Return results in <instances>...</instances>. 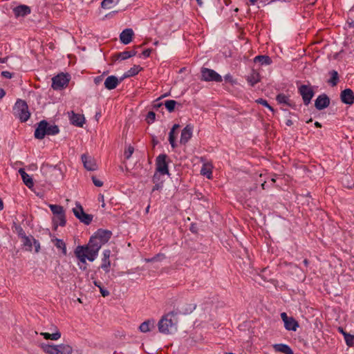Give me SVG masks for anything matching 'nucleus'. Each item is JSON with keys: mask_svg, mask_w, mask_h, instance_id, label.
Wrapping results in <instances>:
<instances>
[{"mask_svg": "<svg viewBox=\"0 0 354 354\" xmlns=\"http://www.w3.org/2000/svg\"><path fill=\"white\" fill-rule=\"evenodd\" d=\"M304 264L306 266H308V261L307 259H304V261H303Z\"/></svg>", "mask_w": 354, "mask_h": 354, "instance_id": "774afa93", "label": "nucleus"}, {"mask_svg": "<svg viewBox=\"0 0 354 354\" xmlns=\"http://www.w3.org/2000/svg\"><path fill=\"white\" fill-rule=\"evenodd\" d=\"M151 53V49H146V50H145L142 53V55L144 57H149V56H150Z\"/></svg>", "mask_w": 354, "mask_h": 354, "instance_id": "603ef678", "label": "nucleus"}, {"mask_svg": "<svg viewBox=\"0 0 354 354\" xmlns=\"http://www.w3.org/2000/svg\"><path fill=\"white\" fill-rule=\"evenodd\" d=\"M348 22L349 24V25L352 27L354 26V10H351L350 12H349V17H348Z\"/></svg>", "mask_w": 354, "mask_h": 354, "instance_id": "a18cd8bd", "label": "nucleus"}, {"mask_svg": "<svg viewBox=\"0 0 354 354\" xmlns=\"http://www.w3.org/2000/svg\"><path fill=\"white\" fill-rule=\"evenodd\" d=\"M154 183V186L152 188V192L161 190L162 189L163 183Z\"/></svg>", "mask_w": 354, "mask_h": 354, "instance_id": "de8ad7c7", "label": "nucleus"}, {"mask_svg": "<svg viewBox=\"0 0 354 354\" xmlns=\"http://www.w3.org/2000/svg\"><path fill=\"white\" fill-rule=\"evenodd\" d=\"M141 70L142 68L139 65H134L124 74L122 79L133 77L137 75Z\"/></svg>", "mask_w": 354, "mask_h": 354, "instance_id": "a878e982", "label": "nucleus"}, {"mask_svg": "<svg viewBox=\"0 0 354 354\" xmlns=\"http://www.w3.org/2000/svg\"><path fill=\"white\" fill-rule=\"evenodd\" d=\"M43 349L48 354H72L73 351L68 344H47L43 346Z\"/></svg>", "mask_w": 354, "mask_h": 354, "instance_id": "20e7f679", "label": "nucleus"}, {"mask_svg": "<svg viewBox=\"0 0 354 354\" xmlns=\"http://www.w3.org/2000/svg\"><path fill=\"white\" fill-rule=\"evenodd\" d=\"M134 151V149L131 146H129L128 148L124 151V157L127 159H129L131 156H132L133 153Z\"/></svg>", "mask_w": 354, "mask_h": 354, "instance_id": "c03bdc74", "label": "nucleus"}, {"mask_svg": "<svg viewBox=\"0 0 354 354\" xmlns=\"http://www.w3.org/2000/svg\"><path fill=\"white\" fill-rule=\"evenodd\" d=\"M69 115L71 124L77 127L83 126L85 121V118L83 115L75 113L73 111H71Z\"/></svg>", "mask_w": 354, "mask_h": 354, "instance_id": "a211bd4d", "label": "nucleus"}, {"mask_svg": "<svg viewBox=\"0 0 354 354\" xmlns=\"http://www.w3.org/2000/svg\"><path fill=\"white\" fill-rule=\"evenodd\" d=\"M330 104V100L326 95H321L315 100V106L317 109L322 110L326 108Z\"/></svg>", "mask_w": 354, "mask_h": 354, "instance_id": "f3484780", "label": "nucleus"}, {"mask_svg": "<svg viewBox=\"0 0 354 354\" xmlns=\"http://www.w3.org/2000/svg\"><path fill=\"white\" fill-rule=\"evenodd\" d=\"M256 102L258 104H262L263 106L268 108L271 111H274L272 107L269 105V104L268 103V102L266 100H263L262 98H259L256 100Z\"/></svg>", "mask_w": 354, "mask_h": 354, "instance_id": "37998d69", "label": "nucleus"}, {"mask_svg": "<svg viewBox=\"0 0 354 354\" xmlns=\"http://www.w3.org/2000/svg\"><path fill=\"white\" fill-rule=\"evenodd\" d=\"M55 245L59 249H62L64 254H66V247L65 243L59 239H55Z\"/></svg>", "mask_w": 354, "mask_h": 354, "instance_id": "f704fd0d", "label": "nucleus"}, {"mask_svg": "<svg viewBox=\"0 0 354 354\" xmlns=\"http://www.w3.org/2000/svg\"><path fill=\"white\" fill-rule=\"evenodd\" d=\"M4 205L2 199L0 198V210L3 209Z\"/></svg>", "mask_w": 354, "mask_h": 354, "instance_id": "680f3d73", "label": "nucleus"}, {"mask_svg": "<svg viewBox=\"0 0 354 354\" xmlns=\"http://www.w3.org/2000/svg\"><path fill=\"white\" fill-rule=\"evenodd\" d=\"M257 0H250L249 2H250V4L251 5H254L256 3Z\"/></svg>", "mask_w": 354, "mask_h": 354, "instance_id": "69168bd1", "label": "nucleus"}, {"mask_svg": "<svg viewBox=\"0 0 354 354\" xmlns=\"http://www.w3.org/2000/svg\"><path fill=\"white\" fill-rule=\"evenodd\" d=\"M255 62H259L261 65H269L271 64V59L268 56L258 55L254 59Z\"/></svg>", "mask_w": 354, "mask_h": 354, "instance_id": "cd10ccee", "label": "nucleus"}, {"mask_svg": "<svg viewBox=\"0 0 354 354\" xmlns=\"http://www.w3.org/2000/svg\"><path fill=\"white\" fill-rule=\"evenodd\" d=\"M68 82L67 75L63 73L59 74L52 79V87L55 90L62 89L67 86Z\"/></svg>", "mask_w": 354, "mask_h": 354, "instance_id": "6e6552de", "label": "nucleus"}, {"mask_svg": "<svg viewBox=\"0 0 354 354\" xmlns=\"http://www.w3.org/2000/svg\"><path fill=\"white\" fill-rule=\"evenodd\" d=\"M48 122L45 120L41 121L35 129V137L37 139H43L47 135Z\"/></svg>", "mask_w": 354, "mask_h": 354, "instance_id": "4468645a", "label": "nucleus"}, {"mask_svg": "<svg viewBox=\"0 0 354 354\" xmlns=\"http://www.w3.org/2000/svg\"><path fill=\"white\" fill-rule=\"evenodd\" d=\"M341 100L346 104H353L354 103V93L350 88H346L341 93Z\"/></svg>", "mask_w": 354, "mask_h": 354, "instance_id": "dca6fc26", "label": "nucleus"}, {"mask_svg": "<svg viewBox=\"0 0 354 354\" xmlns=\"http://www.w3.org/2000/svg\"><path fill=\"white\" fill-rule=\"evenodd\" d=\"M102 80H103V76L102 75L97 76V77H95L94 78V82L97 85L100 84L102 82Z\"/></svg>", "mask_w": 354, "mask_h": 354, "instance_id": "3c124183", "label": "nucleus"}, {"mask_svg": "<svg viewBox=\"0 0 354 354\" xmlns=\"http://www.w3.org/2000/svg\"><path fill=\"white\" fill-rule=\"evenodd\" d=\"M13 114L21 122H26L30 116L27 103L24 100H17L13 107Z\"/></svg>", "mask_w": 354, "mask_h": 354, "instance_id": "7ed1b4c3", "label": "nucleus"}, {"mask_svg": "<svg viewBox=\"0 0 354 354\" xmlns=\"http://www.w3.org/2000/svg\"><path fill=\"white\" fill-rule=\"evenodd\" d=\"M34 239H30L28 236H25L24 238V245L26 247H28L27 250H32V245Z\"/></svg>", "mask_w": 354, "mask_h": 354, "instance_id": "a19ab883", "label": "nucleus"}, {"mask_svg": "<svg viewBox=\"0 0 354 354\" xmlns=\"http://www.w3.org/2000/svg\"><path fill=\"white\" fill-rule=\"evenodd\" d=\"M73 212L74 215L84 224L88 225L92 221V216L86 214L80 205H77L76 207L73 208Z\"/></svg>", "mask_w": 354, "mask_h": 354, "instance_id": "1a4fd4ad", "label": "nucleus"}, {"mask_svg": "<svg viewBox=\"0 0 354 354\" xmlns=\"http://www.w3.org/2000/svg\"><path fill=\"white\" fill-rule=\"evenodd\" d=\"M136 52L134 51V50L124 51V52L120 53L118 55V58H120L122 60H124V59H128V58H129L131 57H133V56L136 55Z\"/></svg>", "mask_w": 354, "mask_h": 354, "instance_id": "7c9ffc66", "label": "nucleus"}, {"mask_svg": "<svg viewBox=\"0 0 354 354\" xmlns=\"http://www.w3.org/2000/svg\"><path fill=\"white\" fill-rule=\"evenodd\" d=\"M315 126L316 127L319 128V127H322V124H321L319 122H315Z\"/></svg>", "mask_w": 354, "mask_h": 354, "instance_id": "0e129e2a", "label": "nucleus"}, {"mask_svg": "<svg viewBox=\"0 0 354 354\" xmlns=\"http://www.w3.org/2000/svg\"><path fill=\"white\" fill-rule=\"evenodd\" d=\"M122 80L123 79L122 78L120 80H119L114 75L109 76L104 81V86L108 90L114 89Z\"/></svg>", "mask_w": 354, "mask_h": 354, "instance_id": "6ab92c4d", "label": "nucleus"}, {"mask_svg": "<svg viewBox=\"0 0 354 354\" xmlns=\"http://www.w3.org/2000/svg\"><path fill=\"white\" fill-rule=\"evenodd\" d=\"M33 243L35 247V252H38L40 248V244L38 241L33 239Z\"/></svg>", "mask_w": 354, "mask_h": 354, "instance_id": "5fc2aeb1", "label": "nucleus"}, {"mask_svg": "<svg viewBox=\"0 0 354 354\" xmlns=\"http://www.w3.org/2000/svg\"><path fill=\"white\" fill-rule=\"evenodd\" d=\"M98 288L100 289V293L102 294V295L105 297H107L108 295H109V292L104 289L103 287H102L101 286H98Z\"/></svg>", "mask_w": 354, "mask_h": 354, "instance_id": "09e8293b", "label": "nucleus"}, {"mask_svg": "<svg viewBox=\"0 0 354 354\" xmlns=\"http://www.w3.org/2000/svg\"><path fill=\"white\" fill-rule=\"evenodd\" d=\"M59 128L57 125L47 126V135H56L59 133Z\"/></svg>", "mask_w": 354, "mask_h": 354, "instance_id": "e433bc0d", "label": "nucleus"}, {"mask_svg": "<svg viewBox=\"0 0 354 354\" xmlns=\"http://www.w3.org/2000/svg\"><path fill=\"white\" fill-rule=\"evenodd\" d=\"M92 180H93V184L96 186V187H102L103 185V182L101 181L100 180L97 179L96 177L95 176H93L92 177Z\"/></svg>", "mask_w": 354, "mask_h": 354, "instance_id": "49530a36", "label": "nucleus"}, {"mask_svg": "<svg viewBox=\"0 0 354 354\" xmlns=\"http://www.w3.org/2000/svg\"><path fill=\"white\" fill-rule=\"evenodd\" d=\"M164 259H165V254H157L156 256H155L154 257H153L151 259H146L145 261L147 262H151V261H155L162 260Z\"/></svg>", "mask_w": 354, "mask_h": 354, "instance_id": "79ce46f5", "label": "nucleus"}, {"mask_svg": "<svg viewBox=\"0 0 354 354\" xmlns=\"http://www.w3.org/2000/svg\"><path fill=\"white\" fill-rule=\"evenodd\" d=\"M201 174L210 179L212 178V172L211 168L209 166L204 165L201 170Z\"/></svg>", "mask_w": 354, "mask_h": 354, "instance_id": "2f4dec72", "label": "nucleus"}, {"mask_svg": "<svg viewBox=\"0 0 354 354\" xmlns=\"http://www.w3.org/2000/svg\"><path fill=\"white\" fill-rule=\"evenodd\" d=\"M176 104V102L173 100H167L165 102V106L169 112H172L174 110Z\"/></svg>", "mask_w": 354, "mask_h": 354, "instance_id": "4c0bfd02", "label": "nucleus"}, {"mask_svg": "<svg viewBox=\"0 0 354 354\" xmlns=\"http://www.w3.org/2000/svg\"><path fill=\"white\" fill-rule=\"evenodd\" d=\"M160 333L169 335L177 331V320L174 313H169L164 315L158 323Z\"/></svg>", "mask_w": 354, "mask_h": 354, "instance_id": "f03ea898", "label": "nucleus"}, {"mask_svg": "<svg viewBox=\"0 0 354 354\" xmlns=\"http://www.w3.org/2000/svg\"><path fill=\"white\" fill-rule=\"evenodd\" d=\"M225 80L226 81H228V82H232V77L231 75L230 74H227L225 77H224Z\"/></svg>", "mask_w": 354, "mask_h": 354, "instance_id": "4d7b16f0", "label": "nucleus"}, {"mask_svg": "<svg viewBox=\"0 0 354 354\" xmlns=\"http://www.w3.org/2000/svg\"><path fill=\"white\" fill-rule=\"evenodd\" d=\"M299 91L302 96L304 104L308 105L314 95L312 88L310 86L301 85L299 88Z\"/></svg>", "mask_w": 354, "mask_h": 354, "instance_id": "9b49d317", "label": "nucleus"}, {"mask_svg": "<svg viewBox=\"0 0 354 354\" xmlns=\"http://www.w3.org/2000/svg\"><path fill=\"white\" fill-rule=\"evenodd\" d=\"M55 169V167H53L49 165H42V167H41L42 171H47V170Z\"/></svg>", "mask_w": 354, "mask_h": 354, "instance_id": "6e6d98bb", "label": "nucleus"}, {"mask_svg": "<svg viewBox=\"0 0 354 354\" xmlns=\"http://www.w3.org/2000/svg\"><path fill=\"white\" fill-rule=\"evenodd\" d=\"M100 250V245L93 243V241L89 240L87 245H78L75 250V254L81 263H86V260L91 262L95 261Z\"/></svg>", "mask_w": 354, "mask_h": 354, "instance_id": "f257e3e1", "label": "nucleus"}, {"mask_svg": "<svg viewBox=\"0 0 354 354\" xmlns=\"http://www.w3.org/2000/svg\"><path fill=\"white\" fill-rule=\"evenodd\" d=\"M165 174H160L159 172H157L156 171L153 176V179H152V181L153 183H164V179L162 178V176H164Z\"/></svg>", "mask_w": 354, "mask_h": 354, "instance_id": "58836bf2", "label": "nucleus"}, {"mask_svg": "<svg viewBox=\"0 0 354 354\" xmlns=\"http://www.w3.org/2000/svg\"><path fill=\"white\" fill-rule=\"evenodd\" d=\"M133 35V30L131 28H127L120 33V39L122 44H128L131 41Z\"/></svg>", "mask_w": 354, "mask_h": 354, "instance_id": "aec40b11", "label": "nucleus"}, {"mask_svg": "<svg viewBox=\"0 0 354 354\" xmlns=\"http://www.w3.org/2000/svg\"><path fill=\"white\" fill-rule=\"evenodd\" d=\"M281 318L284 323V327L288 330L296 331L299 327L298 322L292 317H288L286 313H281Z\"/></svg>", "mask_w": 354, "mask_h": 354, "instance_id": "9d476101", "label": "nucleus"}, {"mask_svg": "<svg viewBox=\"0 0 354 354\" xmlns=\"http://www.w3.org/2000/svg\"><path fill=\"white\" fill-rule=\"evenodd\" d=\"M176 136H175V132L174 131H170L169 133V142L170 145H171L172 148H175L176 146Z\"/></svg>", "mask_w": 354, "mask_h": 354, "instance_id": "ea45409f", "label": "nucleus"}, {"mask_svg": "<svg viewBox=\"0 0 354 354\" xmlns=\"http://www.w3.org/2000/svg\"><path fill=\"white\" fill-rule=\"evenodd\" d=\"M102 258L101 268L105 272H109L110 271L111 261L109 260L111 256V250H105L103 251Z\"/></svg>", "mask_w": 354, "mask_h": 354, "instance_id": "2eb2a0df", "label": "nucleus"}, {"mask_svg": "<svg viewBox=\"0 0 354 354\" xmlns=\"http://www.w3.org/2000/svg\"><path fill=\"white\" fill-rule=\"evenodd\" d=\"M167 158V156L166 154H160L157 156L156 160V171L162 174H169Z\"/></svg>", "mask_w": 354, "mask_h": 354, "instance_id": "0eeeda50", "label": "nucleus"}, {"mask_svg": "<svg viewBox=\"0 0 354 354\" xmlns=\"http://www.w3.org/2000/svg\"><path fill=\"white\" fill-rule=\"evenodd\" d=\"M111 232L109 230H98L94 235H93L90 241H93V243H95L102 246L107 243L111 239Z\"/></svg>", "mask_w": 354, "mask_h": 354, "instance_id": "39448f33", "label": "nucleus"}, {"mask_svg": "<svg viewBox=\"0 0 354 354\" xmlns=\"http://www.w3.org/2000/svg\"><path fill=\"white\" fill-rule=\"evenodd\" d=\"M1 75L3 77H4L6 78H11L12 77V73H10L9 71H2Z\"/></svg>", "mask_w": 354, "mask_h": 354, "instance_id": "864d4df0", "label": "nucleus"}, {"mask_svg": "<svg viewBox=\"0 0 354 354\" xmlns=\"http://www.w3.org/2000/svg\"><path fill=\"white\" fill-rule=\"evenodd\" d=\"M81 158L84 168L88 171H95L97 169V165L93 157L82 154Z\"/></svg>", "mask_w": 354, "mask_h": 354, "instance_id": "f8f14e48", "label": "nucleus"}, {"mask_svg": "<svg viewBox=\"0 0 354 354\" xmlns=\"http://www.w3.org/2000/svg\"><path fill=\"white\" fill-rule=\"evenodd\" d=\"M277 100L279 103L280 104H289V97L284 95V94H279L277 96Z\"/></svg>", "mask_w": 354, "mask_h": 354, "instance_id": "c9c22d12", "label": "nucleus"}, {"mask_svg": "<svg viewBox=\"0 0 354 354\" xmlns=\"http://www.w3.org/2000/svg\"><path fill=\"white\" fill-rule=\"evenodd\" d=\"M13 13L16 17H24L30 13V8L28 6L21 5L13 8Z\"/></svg>", "mask_w": 354, "mask_h": 354, "instance_id": "412c9836", "label": "nucleus"}, {"mask_svg": "<svg viewBox=\"0 0 354 354\" xmlns=\"http://www.w3.org/2000/svg\"><path fill=\"white\" fill-rule=\"evenodd\" d=\"M179 127H180V126H179V124H174V125L173 126V127L171 128V131H174V132H175V131H176L177 129H178V128H179Z\"/></svg>", "mask_w": 354, "mask_h": 354, "instance_id": "052dcab7", "label": "nucleus"}, {"mask_svg": "<svg viewBox=\"0 0 354 354\" xmlns=\"http://www.w3.org/2000/svg\"><path fill=\"white\" fill-rule=\"evenodd\" d=\"M202 80L206 82L214 81L216 82H222V77L215 71L207 68L201 70Z\"/></svg>", "mask_w": 354, "mask_h": 354, "instance_id": "423d86ee", "label": "nucleus"}, {"mask_svg": "<svg viewBox=\"0 0 354 354\" xmlns=\"http://www.w3.org/2000/svg\"><path fill=\"white\" fill-rule=\"evenodd\" d=\"M49 208L53 212V215H59L64 213L63 207L57 205H49Z\"/></svg>", "mask_w": 354, "mask_h": 354, "instance_id": "c85d7f7f", "label": "nucleus"}, {"mask_svg": "<svg viewBox=\"0 0 354 354\" xmlns=\"http://www.w3.org/2000/svg\"><path fill=\"white\" fill-rule=\"evenodd\" d=\"M155 328V320L151 319H147L142 322L140 326L139 330L141 333H147L151 331L152 329Z\"/></svg>", "mask_w": 354, "mask_h": 354, "instance_id": "4be33fe9", "label": "nucleus"}, {"mask_svg": "<svg viewBox=\"0 0 354 354\" xmlns=\"http://www.w3.org/2000/svg\"><path fill=\"white\" fill-rule=\"evenodd\" d=\"M41 335L46 339L57 340L61 337V333L57 329H56L55 333H41Z\"/></svg>", "mask_w": 354, "mask_h": 354, "instance_id": "bb28decb", "label": "nucleus"}, {"mask_svg": "<svg viewBox=\"0 0 354 354\" xmlns=\"http://www.w3.org/2000/svg\"><path fill=\"white\" fill-rule=\"evenodd\" d=\"M53 224H54V226H55V229L59 225L64 226L66 225V216H65V213L59 214V215L53 216Z\"/></svg>", "mask_w": 354, "mask_h": 354, "instance_id": "393cba45", "label": "nucleus"}, {"mask_svg": "<svg viewBox=\"0 0 354 354\" xmlns=\"http://www.w3.org/2000/svg\"><path fill=\"white\" fill-rule=\"evenodd\" d=\"M99 201H101V203H102V206L104 207L105 206V203L104 201V196L103 195H100L99 196Z\"/></svg>", "mask_w": 354, "mask_h": 354, "instance_id": "bf43d9fd", "label": "nucleus"}, {"mask_svg": "<svg viewBox=\"0 0 354 354\" xmlns=\"http://www.w3.org/2000/svg\"><path fill=\"white\" fill-rule=\"evenodd\" d=\"M287 126H291L292 124V122L291 120H288L286 122Z\"/></svg>", "mask_w": 354, "mask_h": 354, "instance_id": "e2e57ef3", "label": "nucleus"}, {"mask_svg": "<svg viewBox=\"0 0 354 354\" xmlns=\"http://www.w3.org/2000/svg\"><path fill=\"white\" fill-rule=\"evenodd\" d=\"M273 348L276 352L284 354H294L292 349L286 344H276L273 345Z\"/></svg>", "mask_w": 354, "mask_h": 354, "instance_id": "b1692460", "label": "nucleus"}, {"mask_svg": "<svg viewBox=\"0 0 354 354\" xmlns=\"http://www.w3.org/2000/svg\"><path fill=\"white\" fill-rule=\"evenodd\" d=\"M19 173L21 176L23 182L28 187L31 188L34 185L32 178L24 171V169H19Z\"/></svg>", "mask_w": 354, "mask_h": 354, "instance_id": "5701e85b", "label": "nucleus"}, {"mask_svg": "<svg viewBox=\"0 0 354 354\" xmlns=\"http://www.w3.org/2000/svg\"><path fill=\"white\" fill-rule=\"evenodd\" d=\"M339 331L344 335V333H347L346 332H345L343 328H339Z\"/></svg>", "mask_w": 354, "mask_h": 354, "instance_id": "338daca9", "label": "nucleus"}, {"mask_svg": "<svg viewBox=\"0 0 354 354\" xmlns=\"http://www.w3.org/2000/svg\"><path fill=\"white\" fill-rule=\"evenodd\" d=\"M5 91L3 88H0V99L3 98L5 96Z\"/></svg>", "mask_w": 354, "mask_h": 354, "instance_id": "13d9d810", "label": "nucleus"}, {"mask_svg": "<svg viewBox=\"0 0 354 354\" xmlns=\"http://www.w3.org/2000/svg\"><path fill=\"white\" fill-rule=\"evenodd\" d=\"M193 126L187 124L181 132L180 142L181 144H186L192 137L193 134Z\"/></svg>", "mask_w": 354, "mask_h": 354, "instance_id": "ddd939ff", "label": "nucleus"}, {"mask_svg": "<svg viewBox=\"0 0 354 354\" xmlns=\"http://www.w3.org/2000/svg\"><path fill=\"white\" fill-rule=\"evenodd\" d=\"M120 0H103L101 3V6L104 9H110L113 6L116 5Z\"/></svg>", "mask_w": 354, "mask_h": 354, "instance_id": "c756f323", "label": "nucleus"}, {"mask_svg": "<svg viewBox=\"0 0 354 354\" xmlns=\"http://www.w3.org/2000/svg\"><path fill=\"white\" fill-rule=\"evenodd\" d=\"M155 117H156V114L153 112L150 111L148 113V116H147V119L149 120V122H150V121L153 122L154 120H155Z\"/></svg>", "mask_w": 354, "mask_h": 354, "instance_id": "8fccbe9b", "label": "nucleus"}, {"mask_svg": "<svg viewBox=\"0 0 354 354\" xmlns=\"http://www.w3.org/2000/svg\"><path fill=\"white\" fill-rule=\"evenodd\" d=\"M330 74H331V77L329 80L328 82L332 86H335V85H337V84L338 82V80H339L338 73L337 71H331Z\"/></svg>", "mask_w": 354, "mask_h": 354, "instance_id": "72a5a7b5", "label": "nucleus"}, {"mask_svg": "<svg viewBox=\"0 0 354 354\" xmlns=\"http://www.w3.org/2000/svg\"><path fill=\"white\" fill-rule=\"evenodd\" d=\"M344 340L348 346H354V335L349 333H344Z\"/></svg>", "mask_w": 354, "mask_h": 354, "instance_id": "473e14b6", "label": "nucleus"}]
</instances>
